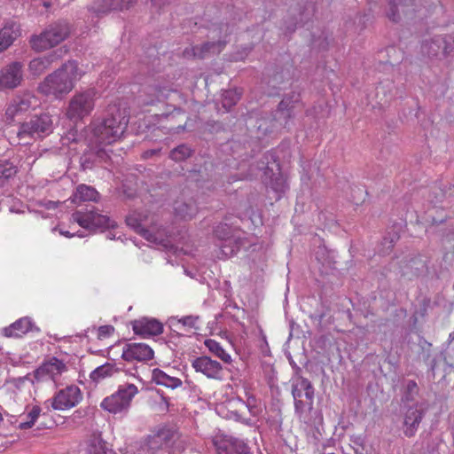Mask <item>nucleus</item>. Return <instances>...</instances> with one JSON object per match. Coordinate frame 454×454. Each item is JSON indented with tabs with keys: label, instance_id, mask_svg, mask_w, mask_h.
<instances>
[{
	"label": "nucleus",
	"instance_id": "50",
	"mask_svg": "<svg viewBox=\"0 0 454 454\" xmlns=\"http://www.w3.org/2000/svg\"><path fill=\"white\" fill-rule=\"evenodd\" d=\"M388 17H389V19H390V20H394V21H395V20H397V19H396V17H395V13L394 12V11H392V12H391V13H388Z\"/></svg>",
	"mask_w": 454,
	"mask_h": 454
},
{
	"label": "nucleus",
	"instance_id": "8",
	"mask_svg": "<svg viewBox=\"0 0 454 454\" xmlns=\"http://www.w3.org/2000/svg\"><path fill=\"white\" fill-rule=\"evenodd\" d=\"M96 94L94 90L76 92L69 101L67 110V118L77 121L90 115L95 106Z\"/></svg>",
	"mask_w": 454,
	"mask_h": 454
},
{
	"label": "nucleus",
	"instance_id": "49",
	"mask_svg": "<svg viewBox=\"0 0 454 454\" xmlns=\"http://www.w3.org/2000/svg\"><path fill=\"white\" fill-rule=\"evenodd\" d=\"M60 234L67 237V238H72L74 236V233L69 232L68 231H60Z\"/></svg>",
	"mask_w": 454,
	"mask_h": 454
},
{
	"label": "nucleus",
	"instance_id": "2",
	"mask_svg": "<svg viewBox=\"0 0 454 454\" xmlns=\"http://www.w3.org/2000/svg\"><path fill=\"white\" fill-rule=\"evenodd\" d=\"M127 224L147 241L163 247L168 246L164 229L156 226V215L145 209L134 210L126 216Z\"/></svg>",
	"mask_w": 454,
	"mask_h": 454
},
{
	"label": "nucleus",
	"instance_id": "20",
	"mask_svg": "<svg viewBox=\"0 0 454 454\" xmlns=\"http://www.w3.org/2000/svg\"><path fill=\"white\" fill-rule=\"evenodd\" d=\"M31 107V100L29 97H21L14 98L5 109V116L7 120L13 121L25 114Z\"/></svg>",
	"mask_w": 454,
	"mask_h": 454
},
{
	"label": "nucleus",
	"instance_id": "12",
	"mask_svg": "<svg viewBox=\"0 0 454 454\" xmlns=\"http://www.w3.org/2000/svg\"><path fill=\"white\" fill-rule=\"evenodd\" d=\"M213 443L218 454H247L248 446L238 438L223 434H217L213 439Z\"/></svg>",
	"mask_w": 454,
	"mask_h": 454
},
{
	"label": "nucleus",
	"instance_id": "7",
	"mask_svg": "<svg viewBox=\"0 0 454 454\" xmlns=\"http://www.w3.org/2000/svg\"><path fill=\"white\" fill-rule=\"evenodd\" d=\"M138 388L132 383L121 385L118 390L101 402V408L113 414L126 412Z\"/></svg>",
	"mask_w": 454,
	"mask_h": 454
},
{
	"label": "nucleus",
	"instance_id": "23",
	"mask_svg": "<svg viewBox=\"0 0 454 454\" xmlns=\"http://www.w3.org/2000/svg\"><path fill=\"white\" fill-rule=\"evenodd\" d=\"M59 58L56 52H52L48 56H43L32 59L29 62V71L34 75L41 74L45 69H47L54 61Z\"/></svg>",
	"mask_w": 454,
	"mask_h": 454
},
{
	"label": "nucleus",
	"instance_id": "44",
	"mask_svg": "<svg viewBox=\"0 0 454 454\" xmlns=\"http://www.w3.org/2000/svg\"><path fill=\"white\" fill-rule=\"evenodd\" d=\"M288 108V102L286 99H283L278 106V113L284 114V112Z\"/></svg>",
	"mask_w": 454,
	"mask_h": 454
},
{
	"label": "nucleus",
	"instance_id": "17",
	"mask_svg": "<svg viewBox=\"0 0 454 454\" xmlns=\"http://www.w3.org/2000/svg\"><path fill=\"white\" fill-rule=\"evenodd\" d=\"M132 329L135 334L148 338L161 334L163 325L155 318L142 317L132 322Z\"/></svg>",
	"mask_w": 454,
	"mask_h": 454
},
{
	"label": "nucleus",
	"instance_id": "42",
	"mask_svg": "<svg viewBox=\"0 0 454 454\" xmlns=\"http://www.w3.org/2000/svg\"><path fill=\"white\" fill-rule=\"evenodd\" d=\"M148 90L152 98L149 99H144L143 103L145 105H152L160 100L159 90H157V88L151 87L148 89Z\"/></svg>",
	"mask_w": 454,
	"mask_h": 454
},
{
	"label": "nucleus",
	"instance_id": "32",
	"mask_svg": "<svg viewBox=\"0 0 454 454\" xmlns=\"http://www.w3.org/2000/svg\"><path fill=\"white\" fill-rule=\"evenodd\" d=\"M161 444V436L154 435L151 437L146 443L141 446L138 454H157V450Z\"/></svg>",
	"mask_w": 454,
	"mask_h": 454
},
{
	"label": "nucleus",
	"instance_id": "41",
	"mask_svg": "<svg viewBox=\"0 0 454 454\" xmlns=\"http://www.w3.org/2000/svg\"><path fill=\"white\" fill-rule=\"evenodd\" d=\"M114 332V328L112 325H102L98 330V338H106L112 335Z\"/></svg>",
	"mask_w": 454,
	"mask_h": 454
},
{
	"label": "nucleus",
	"instance_id": "54",
	"mask_svg": "<svg viewBox=\"0 0 454 454\" xmlns=\"http://www.w3.org/2000/svg\"><path fill=\"white\" fill-rule=\"evenodd\" d=\"M77 236H78V237H83V234H82V233L78 232V233H77Z\"/></svg>",
	"mask_w": 454,
	"mask_h": 454
},
{
	"label": "nucleus",
	"instance_id": "22",
	"mask_svg": "<svg viewBox=\"0 0 454 454\" xmlns=\"http://www.w3.org/2000/svg\"><path fill=\"white\" fill-rule=\"evenodd\" d=\"M152 380L157 385H161L172 389L182 385V380L179 378L170 376L159 368H155L152 371Z\"/></svg>",
	"mask_w": 454,
	"mask_h": 454
},
{
	"label": "nucleus",
	"instance_id": "38",
	"mask_svg": "<svg viewBox=\"0 0 454 454\" xmlns=\"http://www.w3.org/2000/svg\"><path fill=\"white\" fill-rule=\"evenodd\" d=\"M351 446L356 454H364L366 437L364 434H355L350 437Z\"/></svg>",
	"mask_w": 454,
	"mask_h": 454
},
{
	"label": "nucleus",
	"instance_id": "26",
	"mask_svg": "<svg viewBox=\"0 0 454 454\" xmlns=\"http://www.w3.org/2000/svg\"><path fill=\"white\" fill-rule=\"evenodd\" d=\"M117 372L118 369L114 364L106 363L92 371L90 377L93 381H99L106 377L113 376Z\"/></svg>",
	"mask_w": 454,
	"mask_h": 454
},
{
	"label": "nucleus",
	"instance_id": "31",
	"mask_svg": "<svg viewBox=\"0 0 454 454\" xmlns=\"http://www.w3.org/2000/svg\"><path fill=\"white\" fill-rule=\"evenodd\" d=\"M221 51L220 43H205L202 45H196L192 48V55L199 59H203L209 51L219 52Z\"/></svg>",
	"mask_w": 454,
	"mask_h": 454
},
{
	"label": "nucleus",
	"instance_id": "13",
	"mask_svg": "<svg viewBox=\"0 0 454 454\" xmlns=\"http://www.w3.org/2000/svg\"><path fill=\"white\" fill-rule=\"evenodd\" d=\"M23 80V66L20 62H12L0 70V89L12 90L21 84Z\"/></svg>",
	"mask_w": 454,
	"mask_h": 454
},
{
	"label": "nucleus",
	"instance_id": "16",
	"mask_svg": "<svg viewBox=\"0 0 454 454\" xmlns=\"http://www.w3.org/2000/svg\"><path fill=\"white\" fill-rule=\"evenodd\" d=\"M192 368L208 379L219 380L222 376L223 367L217 361L209 356H202L195 358L192 363Z\"/></svg>",
	"mask_w": 454,
	"mask_h": 454
},
{
	"label": "nucleus",
	"instance_id": "30",
	"mask_svg": "<svg viewBox=\"0 0 454 454\" xmlns=\"http://www.w3.org/2000/svg\"><path fill=\"white\" fill-rule=\"evenodd\" d=\"M293 387H297L304 392L305 397L309 401L308 409L309 411H311L314 398V388L310 381L305 378H299L293 384Z\"/></svg>",
	"mask_w": 454,
	"mask_h": 454
},
{
	"label": "nucleus",
	"instance_id": "37",
	"mask_svg": "<svg viewBox=\"0 0 454 454\" xmlns=\"http://www.w3.org/2000/svg\"><path fill=\"white\" fill-rule=\"evenodd\" d=\"M4 202L9 213L24 214L29 211L28 206H26L22 200H4Z\"/></svg>",
	"mask_w": 454,
	"mask_h": 454
},
{
	"label": "nucleus",
	"instance_id": "45",
	"mask_svg": "<svg viewBox=\"0 0 454 454\" xmlns=\"http://www.w3.org/2000/svg\"><path fill=\"white\" fill-rule=\"evenodd\" d=\"M254 401L255 400L254 398H248V400H247V406L249 408L250 412L253 415H256L257 414V411H256L254 405H252V403H254Z\"/></svg>",
	"mask_w": 454,
	"mask_h": 454
},
{
	"label": "nucleus",
	"instance_id": "24",
	"mask_svg": "<svg viewBox=\"0 0 454 454\" xmlns=\"http://www.w3.org/2000/svg\"><path fill=\"white\" fill-rule=\"evenodd\" d=\"M174 208L177 216L182 219H192L197 214L196 200H175Z\"/></svg>",
	"mask_w": 454,
	"mask_h": 454
},
{
	"label": "nucleus",
	"instance_id": "25",
	"mask_svg": "<svg viewBox=\"0 0 454 454\" xmlns=\"http://www.w3.org/2000/svg\"><path fill=\"white\" fill-rule=\"evenodd\" d=\"M86 454H116L109 449L100 435H92L87 442Z\"/></svg>",
	"mask_w": 454,
	"mask_h": 454
},
{
	"label": "nucleus",
	"instance_id": "11",
	"mask_svg": "<svg viewBox=\"0 0 454 454\" xmlns=\"http://www.w3.org/2000/svg\"><path fill=\"white\" fill-rule=\"evenodd\" d=\"M67 372V364L57 357H51L35 372V377L39 381L52 380L58 383L60 376Z\"/></svg>",
	"mask_w": 454,
	"mask_h": 454
},
{
	"label": "nucleus",
	"instance_id": "9",
	"mask_svg": "<svg viewBox=\"0 0 454 454\" xmlns=\"http://www.w3.org/2000/svg\"><path fill=\"white\" fill-rule=\"evenodd\" d=\"M82 400V393L76 385H69L57 391L44 404H50L55 411H68L77 406Z\"/></svg>",
	"mask_w": 454,
	"mask_h": 454
},
{
	"label": "nucleus",
	"instance_id": "43",
	"mask_svg": "<svg viewBox=\"0 0 454 454\" xmlns=\"http://www.w3.org/2000/svg\"><path fill=\"white\" fill-rule=\"evenodd\" d=\"M261 335H262V345L261 348H262V351L264 354H266L269 350V345H268L265 334L262 332H261Z\"/></svg>",
	"mask_w": 454,
	"mask_h": 454
},
{
	"label": "nucleus",
	"instance_id": "27",
	"mask_svg": "<svg viewBox=\"0 0 454 454\" xmlns=\"http://www.w3.org/2000/svg\"><path fill=\"white\" fill-rule=\"evenodd\" d=\"M103 5L97 8L98 12H105L111 10L128 9L136 0H103Z\"/></svg>",
	"mask_w": 454,
	"mask_h": 454
},
{
	"label": "nucleus",
	"instance_id": "1",
	"mask_svg": "<svg viewBox=\"0 0 454 454\" xmlns=\"http://www.w3.org/2000/svg\"><path fill=\"white\" fill-rule=\"evenodd\" d=\"M84 74L85 70L75 60H68L47 75L39 84L38 90L47 97L60 99L72 91Z\"/></svg>",
	"mask_w": 454,
	"mask_h": 454
},
{
	"label": "nucleus",
	"instance_id": "4",
	"mask_svg": "<svg viewBox=\"0 0 454 454\" xmlns=\"http://www.w3.org/2000/svg\"><path fill=\"white\" fill-rule=\"evenodd\" d=\"M52 129L53 121L51 115H35L20 125L17 131L18 143L29 144L31 140L51 134Z\"/></svg>",
	"mask_w": 454,
	"mask_h": 454
},
{
	"label": "nucleus",
	"instance_id": "21",
	"mask_svg": "<svg viewBox=\"0 0 454 454\" xmlns=\"http://www.w3.org/2000/svg\"><path fill=\"white\" fill-rule=\"evenodd\" d=\"M20 35L19 26L14 22L7 23L0 29V52L6 50Z\"/></svg>",
	"mask_w": 454,
	"mask_h": 454
},
{
	"label": "nucleus",
	"instance_id": "47",
	"mask_svg": "<svg viewBox=\"0 0 454 454\" xmlns=\"http://www.w3.org/2000/svg\"><path fill=\"white\" fill-rule=\"evenodd\" d=\"M407 387H408V389L410 391H413V390H415L417 388V384H416L415 381L411 380V381L408 382Z\"/></svg>",
	"mask_w": 454,
	"mask_h": 454
},
{
	"label": "nucleus",
	"instance_id": "40",
	"mask_svg": "<svg viewBox=\"0 0 454 454\" xmlns=\"http://www.w3.org/2000/svg\"><path fill=\"white\" fill-rule=\"evenodd\" d=\"M199 320V317L196 316H186L181 317L178 322L181 323L184 326L195 327L197 322Z\"/></svg>",
	"mask_w": 454,
	"mask_h": 454
},
{
	"label": "nucleus",
	"instance_id": "19",
	"mask_svg": "<svg viewBox=\"0 0 454 454\" xmlns=\"http://www.w3.org/2000/svg\"><path fill=\"white\" fill-rule=\"evenodd\" d=\"M423 414L416 406L410 407L404 413L403 433L406 436L411 437L417 432L421 422Z\"/></svg>",
	"mask_w": 454,
	"mask_h": 454
},
{
	"label": "nucleus",
	"instance_id": "28",
	"mask_svg": "<svg viewBox=\"0 0 454 454\" xmlns=\"http://www.w3.org/2000/svg\"><path fill=\"white\" fill-rule=\"evenodd\" d=\"M205 346L208 348V350L216 356L218 358L223 360L224 363H231V356L229 353H227L223 348L221 346L219 342L215 340L209 339L205 340Z\"/></svg>",
	"mask_w": 454,
	"mask_h": 454
},
{
	"label": "nucleus",
	"instance_id": "3",
	"mask_svg": "<svg viewBox=\"0 0 454 454\" xmlns=\"http://www.w3.org/2000/svg\"><path fill=\"white\" fill-rule=\"evenodd\" d=\"M70 28L66 21H57L49 25L40 35H33L31 46L37 51L53 48L67 38Z\"/></svg>",
	"mask_w": 454,
	"mask_h": 454
},
{
	"label": "nucleus",
	"instance_id": "33",
	"mask_svg": "<svg viewBox=\"0 0 454 454\" xmlns=\"http://www.w3.org/2000/svg\"><path fill=\"white\" fill-rule=\"evenodd\" d=\"M98 192L90 185L79 184L73 195V199H97Z\"/></svg>",
	"mask_w": 454,
	"mask_h": 454
},
{
	"label": "nucleus",
	"instance_id": "34",
	"mask_svg": "<svg viewBox=\"0 0 454 454\" xmlns=\"http://www.w3.org/2000/svg\"><path fill=\"white\" fill-rule=\"evenodd\" d=\"M241 91L239 89L224 90L223 93V106L226 109L231 108L240 99Z\"/></svg>",
	"mask_w": 454,
	"mask_h": 454
},
{
	"label": "nucleus",
	"instance_id": "36",
	"mask_svg": "<svg viewBox=\"0 0 454 454\" xmlns=\"http://www.w3.org/2000/svg\"><path fill=\"white\" fill-rule=\"evenodd\" d=\"M192 155V150L185 145H178L174 148L169 154V157L175 161H182L186 160Z\"/></svg>",
	"mask_w": 454,
	"mask_h": 454
},
{
	"label": "nucleus",
	"instance_id": "14",
	"mask_svg": "<svg viewBox=\"0 0 454 454\" xmlns=\"http://www.w3.org/2000/svg\"><path fill=\"white\" fill-rule=\"evenodd\" d=\"M121 357L127 362H146L153 357V350L145 343H127L122 348Z\"/></svg>",
	"mask_w": 454,
	"mask_h": 454
},
{
	"label": "nucleus",
	"instance_id": "39",
	"mask_svg": "<svg viewBox=\"0 0 454 454\" xmlns=\"http://www.w3.org/2000/svg\"><path fill=\"white\" fill-rule=\"evenodd\" d=\"M17 172L16 167L6 160L0 161V181L8 179Z\"/></svg>",
	"mask_w": 454,
	"mask_h": 454
},
{
	"label": "nucleus",
	"instance_id": "53",
	"mask_svg": "<svg viewBox=\"0 0 454 454\" xmlns=\"http://www.w3.org/2000/svg\"><path fill=\"white\" fill-rule=\"evenodd\" d=\"M43 5H44L45 7H49V6H50V4H49L48 2H44V3H43Z\"/></svg>",
	"mask_w": 454,
	"mask_h": 454
},
{
	"label": "nucleus",
	"instance_id": "29",
	"mask_svg": "<svg viewBox=\"0 0 454 454\" xmlns=\"http://www.w3.org/2000/svg\"><path fill=\"white\" fill-rule=\"evenodd\" d=\"M292 395L294 399V407L295 412L298 415L299 419L303 422L307 423L305 413L307 411L308 407L304 404V403L301 400L302 395H304V392L300 390L297 387H292Z\"/></svg>",
	"mask_w": 454,
	"mask_h": 454
},
{
	"label": "nucleus",
	"instance_id": "51",
	"mask_svg": "<svg viewBox=\"0 0 454 454\" xmlns=\"http://www.w3.org/2000/svg\"><path fill=\"white\" fill-rule=\"evenodd\" d=\"M441 195L442 196H448V197H452L453 196L452 193H450V192L448 193L447 192H443V191H442V193Z\"/></svg>",
	"mask_w": 454,
	"mask_h": 454
},
{
	"label": "nucleus",
	"instance_id": "18",
	"mask_svg": "<svg viewBox=\"0 0 454 454\" xmlns=\"http://www.w3.org/2000/svg\"><path fill=\"white\" fill-rule=\"evenodd\" d=\"M39 331L32 319L28 317H21L2 329V333L7 338H20L29 332Z\"/></svg>",
	"mask_w": 454,
	"mask_h": 454
},
{
	"label": "nucleus",
	"instance_id": "35",
	"mask_svg": "<svg viewBox=\"0 0 454 454\" xmlns=\"http://www.w3.org/2000/svg\"><path fill=\"white\" fill-rule=\"evenodd\" d=\"M41 413V408L39 406H34L27 414V420L20 422L18 427L20 429H28L31 428L35 421L37 420L39 415Z\"/></svg>",
	"mask_w": 454,
	"mask_h": 454
},
{
	"label": "nucleus",
	"instance_id": "48",
	"mask_svg": "<svg viewBox=\"0 0 454 454\" xmlns=\"http://www.w3.org/2000/svg\"><path fill=\"white\" fill-rule=\"evenodd\" d=\"M44 206L47 208H55L58 206V203L53 200H49L48 203H45Z\"/></svg>",
	"mask_w": 454,
	"mask_h": 454
},
{
	"label": "nucleus",
	"instance_id": "55",
	"mask_svg": "<svg viewBox=\"0 0 454 454\" xmlns=\"http://www.w3.org/2000/svg\"><path fill=\"white\" fill-rule=\"evenodd\" d=\"M389 4H395V0H390Z\"/></svg>",
	"mask_w": 454,
	"mask_h": 454
},
{
	"label": "nucleus",
	"instance_id": "46",
	"mask_svg": "<svg viewBox=\"0 0 454 454\" xmlns=\"http://www.w3.org/2000/svg\"><path fill=\"white\" fill-rule=\"evenodd\" d=\"M157 153H158L157 150H149V151L145 152L143 156H144V158H149Z\"/></svg>",
	"mask_w": 454,
	"mask_h": 454
},
{
	"label": "nucleus",
	"instance_id": "52",
	"mask_svg": "<svg viewBox=\"0 0 454 454\" xmlns=\"http://www.w3.org/2000/svg\"><path fill=\"white\" fill-rule=\"evenodd\" d=\"M3 207H4V200H0V211L3 210Z\"/></svg>",
	"mask_w": 454,
	"mask_h": 454
},
{
	"label": "nucleus",
	"instance_id": "10",
	"mask_svg": "<svg viewBox=\"0 0 454 454\" xmlns=\"http://www.w3.org/2000/svg\"><path fill=\"white\" fill-rule=\"evenodd\" d=\"M215 235L223 243L220 247L221 259H226L235 254L243 245L239 232L227 223H220L215 229Z\"/></svg>",
	"mask_w": 454,
	"mask_h": 454
},
{
	"label": "nucleus",
	"instance_id": "5",
	"mask_svg": "<svg viewBox=\"0 0 454 454\" xmlns=\"http://www.w3.org/2000/svg\"><path fill=\"white\" fill-rule=\"evenodd\" d=\"M71 219L91 233L115 227V222L113 219L100 214L93 207L75 211L72 214Z\"/></svg>",
	"mask_w": 454,
	"mask_h": 454
},
{
	"label": "nucleus",
	"instance_id": "6",
	"mask_svg": "<svg viewBox=\"0 0 454 454\" xmlns=\"http://www.w3.org/2000/svg\"><path fill=\"white\" fill-rule=\"evenodd\" d=\"M126 126L127 122L122 121L120 116L112 115L101 122H93L91 129L96 142L110 145L121 137Z\"/></svg>",
	"mask_w": 454,
	"mask_h": 454
},
{
	"label": "nucleus",
	"instance_id": "15",
	"mask_svg": "<svg viewBox=\"0 0 454 454\" xmlns=\"http://www.w3.org/2000/svg\"><path fill=\"white\" fill-rule=\"evenodd\" d=\"M263 182L277 193H284L288 189L286 177L280 171L277 163L267 166L263 171Z\"/></svg>",
	"mask_w": 454,
	"mask_h": 454
}]
</instances>
